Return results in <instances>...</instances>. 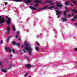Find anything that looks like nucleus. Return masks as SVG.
<instances>
[{"label": "nucleus", "instance_id": "6e6552de", "mask_svg": "<svg viewBox=\"0 0 77 77\" xmlns=\"http://www.w3.org/2000/svg\"><path fill=\"white\" fill-rule=\"evenodd\" d=\"M56 6H57V7H59V8H60L61 7H62V6H63V5H60L59 4V3H56Z\"/></svg>", "mask_w": 77, "mask_h": 77}, {"label": "nucleus", "instance_id": "393cba45", "mask_svg": "<svg viewBox=\"0 0 77 77\" xmlns=\"http://www.w3.org/2000/svg\"><path fill=\"white\" fill-rule=\"evenodd\" d=\"M16 45H17L18 47H20V43H16Z\"/></svg>", "mask_w": 77, "mask_h": 77}, {"label": "nucleus", "instance_id": "8fccbe9b", "mask_svg": "<svg viewBox=\"0 0 77 77\" xmlns=\"http://www.w3.org/2000/svg\"><path fill=\"white\" fill-rule=\"evenodd\" d=\"M71 6H72V7H73V6L72 4H71Z\"/></svg>", "mask_w": 77, "mask_h": 77}, {"label": "nucleus", "instance_id": "a211bd4d", "mask_svg": "<svg viewBox=\"0 0 77 77\" xmlns=\"http://www.w3.org/2000/svg\"><path fill=\"white\" fill-rule=\"evenodd\" d=\"M46 3H53V1H48L46 2Z\"/></svg>", "mask_w": 77, "mask_h": 77}, {"label": "nucleus", "instance_id": "f3484780", "mask_svg": "<svg viewBox=\"0 0 77 77\" xmlns=\"http://www.w3.org/2000/svg\"><path fill=\"white\" fill-rule=\"evenodd\" d=\"M7 34H8L9 33V31L10 30V29H9V27H8L7 29Z\"/></svg>", "mask_w": 77, "mask_h": 77}, {"label": "nucleus", "instance_id": "f03ea898", "mask_svg": "<svg viewBox=\"0 0 77 77\" xmlns=\"http://www.w3.org/2000/svg\"><path fill=\"white\" fill-rule=\"evenodd\" d=\"M5 22V18L2 17V16H0V24H2V23H4Z\"/></svg>", "mask_w": 77, "mask_h": 77}, {"label": "nucleus", "instance_id": "c9c22d12", "mask_svg": "<svg viewBox=\"0 0 77 77\" xmlns=\"http://www.w3.org/2000/svg\"><path fill=\"white\" fill-rule=\"evenodd\" d=\"M34 7H37V6H38V4H37L36 5H34Z\"/></svg>", "mask_w": 77, "mask_h": 77}, {"label": "nucleus", "instance_id": "4be33fe9", "mask_svg": "<svg viewBox=\"0 0 77 77\" xmlns=\"http://www.w3.org/2000/svg\"><path fill=\"white\" fill-rule=\"evenodd\" d=\"M35 50H36V51H39V48L36 47Z\"/></svg>", "mask_w": 77, "mask_h": 77}, {"label": "nucleus", "instance_id": "412c9836", "mask_svg": "<svg viewBox=\"0 0 77 77\" xmlns=\"http://www.w3.org/2000/svg\"><path fill=\"white\" fill-rule=\"evenodd\" d=\"M69 3V2L67 1L65 3V5H67L68 6V4Z\"/></svg>", "mask_w": 77, "mask_h": 77}, {"label": "nucleus", "instance_id": "f8f14e48", "mask_svg": "<svg viewBox=\"0 0 77 77\" xmlns=\"http://www.w3.org/2000/svg\"><path fill=\"white\" fill-rule=\"evenodd\" d=\"M13 28H12V30L13 31H14V32H15V31H16V29H15V26L13 25H12Z\"/></svg>", "mask_w": 77, "mask_h": 77}, {"label": "nucleus", "instance_id": "f257e3e1", "mask_svg": "<svg viewBox=\"0 0 77 77\" xmlns=\"http://www.w3.org/2000/svg\"><path fill=\"white\" fill-rule=\"evenodd\" d=\"M26 42V41L25 42V43ZM24 45L25 46V48H24V49H23V51L24 52V53H26V50H25V49L26 50V51H28L29 52V56H32V51H33V49L32 48H31V47H29V44H27V43H25Z\"/></svg>", "mask_w": 77, "mask_h": 77}, {"label": "nucleus", "instance_id": "58836bf2", "mask_svg": "<svg viewBox=\"0 0 77 77\" xmlns=\"http://www.w3.org/2000/svg\"><path fill=\"white\" fill-rule=\"evenodd\" d=\"M17 35H19V32H17Z\"/></svg>", "mask_w": 77, "mask_h": 77}, {"label": "nucleus", "instance_id": "49530a36", "mask_svg": "<svg viewBox=\"0 0 77 77\" xmlns=\"http://www.w3.org/2000/svg\"><path fill=\"white\" fill-rule=\"evenodd\" d=\"M6 18L7 19L8 18V16H6Z\"/></svg>", "mask_w": 77, "mask_h": 77}, {"label": "nucleus", "instance_id": "7ed1b4c3", "mask_svg": "<svg viewBox=\"0 0 77 77\" xmlns=\"http://www.w3.org/2000/svg\"><path fill=\"white\" fill-rule=\"evenodd\" d=\"M29 7L31 10H34L35 11V10H37V11H41L40 10H38L36 8H35L32 7V6H29Z\"/></svg>", "mask_w": 77, "mask_h": 77}, {"label": "nucleus", "instance_id": "bf43d9fd", "mask_svg": "<svg viewBox=\"0 0 77 77\" xmlns=\"http://www.w3.org/2000/svg\"><path fill=\"white\" fill-rule=\"evenodd\" d=\"M75 25H76V26H77V23H75Z\"/></svg>", "mask_w": 77, "mask_h": 77}, {"label": "nucleus", "instance_id": "b1692460", "mask_svg": "<svg viewBox=\"0 0 77 77\" xmlns=\"http://www.w3.org/2000/svg\"><path fill=\"white\" fill-rule=\"evenodd\" d=\"M76 11V9H73V10H72V12H73L74 13H75V11Z\"/></svg>", "mask_w": 77, "mask_h": 77}, {"label": "nucleus", "instance_id": "5fc2aeb1", "mask_svg": "<svg viewBox=\"0 0 77 77\" xmlns=\"http://www.w3.org/2000/svg\"><path fill=\"white\" fill-rule=\"evenodd\" d=\"M50 11H52V10H53V9H52V8H51V9H50Z\"/></svg>", "mask_w": 77, "mask_h": 77}, {"label": "nucleus", "instance_id": "2eb2a0df", "mask_svg": "<svg viewBox=\"0 0 77 77\" xmlns=\"http://www.w3.org/2000/svg\"><path fill=\"white\" fill-rule=\"evenodd\" d=\"M11 38H12V37L11 36H9L8 37L7 39V41L8 42H9V39H11Z\"/></svg>", "mask_w": 77, "mask_h": 77}, {"label": "nucleus", "instance_id": "f704fd0d", "mask_svg": "<svg viewBox=\"0 0 77 77\" xmlns=\"http://www.w3.org/2000/svg\"><path fill=\"white\" fill-rule=\"evenodd\" d=\"M54 9H58V8H57V7H56L55 6H54Z\"/></svg>", "mask_w": 77, "mask_h": 77}, {"label": "nucleus", "instance_id": "1a4fd4ad", "mask_svg": "<svg viewBox=\"0 0 77 77\" xmlns=\"http://www.w3.org/2000/svg\"><path fill=\"white\" fill-rule=\"evenodd\" d=\"M42 2V0H39V1H34V2H35V3H37V4H38V3H41V2Z\"/></svg>", "mask_w": 77, "mask_h": 77}, {"label": "nucleus", "instance_id": "c85d7f7f", "mask_svg": "<svg viewBox=\"0 0 77 77\" xmlns=\"http://www.w3.org/2000/svg\"><path fill=\"white\" fill-rule=\"evenodd\" d=\"M77 16H75L74 17H73V19L74 20H75V19H77Z\"/></svg>", "mask_w": 77, "mask_h": 77}, {"label": "nucleus", "instance_id": "4d7b16f0", "mask_svg": "<svg viewBox=\"0 0 77 77\" xmlns=\"http://www.w3.org/2000/svg\"><path fill=\"white\" fill-rule=\"evenodd\" d=\"M72 15V16H74V14H73Z\"/></svg>", "mask_w": 77, "mask_h": 77}, {"label": "nucleus", "instance_id": "cd10ccee", "mask_svg": "<svg viewBox=\"0 0 77 77\" xmlns=\"http://www.w3.org/2000/svg\"><path fill=\"white\" fill-rule=\"evenodd\" d=\"M13 66H14V64L12 65V64L9 65V66H10V68H12Z\"/></svg>", "mask_w": 77, "mask_h": 77}, {"label": "nucleus", "instance_id": "a18cd8bd", "mask_svg": "<svg viewBox=\"0 0 77 77\" xmlns=\"http://www.w3.org/2000/svg\"><path fill=\"white\" fill-rule=\"evenodd\" d=\"M8 50V48L7 47H5V50Z\"/></svg>", "mask_w": 77, "mask_h": 77}, {"label": "nucleus", "instance_id": "0eeeda50", "mask_svg": "<svg viewBox=\"0 0 77 77\" xmlns=\"http://www.w3.org/2000/svg\"><path fill=\"white\" fill-rule=\"evenodd\" d=\"M32 1H29V0H27L26 1H25L24 2L25 4H26V5H28V3H31V2Z\"/></svg>", "mask_w": 77, "mask_h": 77}, {"label": "nucleus", "instance_id": "a19ab883", "mask_svg": "<svg viewBox=\"0 0 77 77\" xmlns=\"http://www.w3.org/2000/svg\"><path fill=\"white\" fill-rule=\"evenodd\" d=\"M75 51H77V48H75L74 49Z\"/></svg>", "mask_w": 77, "mask_h": 77}, {"label": "nucleus", "instance_id": "de8ad7c7", "mask_svg": "<svg viewBox=\"0 0 77 77\" xmlns=\"http://www.w3.org/2000/svg\"><path fill=\"white\" fill-rule=\"evenodd\" d=\"M25 58H26V59H28L29 58V57H25Z\"/></svg>", "mask_w": 77, "mask_h": 77}, {"label": "nucleus", "instance_id": "37998d69", "mask_svg": "<svg viewBox=\"0 0 77 77\" xmlns=\"http://www.w3.org/2000/svg\"><path fill=\"white\" fill-rule=\"evenodd\" d=\"M24 47V45H22L21 46L22 48H23Z\"/></svg>", "mask_w": 77, "mask_h": 77}, {"label": "nucleus", "instance_id": "9b49d317", "mask_svg": "<svg viewBox=\"0 0 77 77\" xmlns=\"http://www.w3.org/2000/svg\"><path fill=\"white\" fill-rule=\"evenodd\" d=\"M63 14L64 16H63L64 18H66L67 17V15H66V13L65 11H64Z\"/></svg>", "mask_w": 77, "mask_h": 77}, {"label": "nucleus", "instance_id": "c03bdc74", "mask_svg": "<svg viewBox=\"0 0 77 77\" xmlns=\"http://www.w3.org/2000/svg\"><path fill=\"white\" fill-rule=\"evenodd\" d=\"M68 15L69 17H71V15H70L69 14H68Z\"/></svg>", "mask_w": 77, "mask_h": 77}, {"label": "nucleus", "instance_id": "2f4dec72", "mask_svg": "<svg viewBox=\"0 0 77 77\" xmlns=\"http://www.w3.org/2000/svg\"><path fill=\"white\" fill-rule=\"evenodd\" d=\"M36 44H37V45H38V46L39 47L40 46V45H39V43H38V42H36Z\"/></svg>", "mask_w": 77, "mask_h": 77}, {"label": "nucleus", "instance_id": "6ab92c4d", "mask_svg": "<svg viewBox=\"0 0 77 77\" xmlns=\"http://www.w3.org/2000/svg\"><path fill=\"white\" fill-rule=\"evenodd\" d=\"M10 56L9 57V59H10L11 60V59H12V57H13V56L12 55V54H10Z\"/></svg>", "mask_w": 77, "mask_h": 77}, {"label": "nucleus", "instance_id": "20e7f679", "mask_svg": "<svg viewBox=\"0 0 77 77\" xmlns=\"http://www.w3.org/2000/svg\"><path fill=\"white\" fill-rule=\"evenodd\" d=\"M11 18L8 17V20L6 21L8 26H9V24H10V23H11Z\"/></svg>", "mask_w": 77, "mask_h": 77}, {"label": "nucleus", "instance_id": "13d9d810", "mask_svg": "<svg viewBox=\"0 0 77 77\" xmlns=\"http://www.w3.org/2000/svg\"><path fill=\"white\" fill-rule=\"evenodd\" d=\"M58 18H59V15H58Z\"/></svg>", "mask_w": 77, "mask_h": 77}, {"label": "nucleus", "instance_id": "5701e85b", "mask_svg": "<svg viewBox=\"0 0 77 77\" xmlns=\"http://www.w3.org/2000/svg\"><path fill=\"white\" fill-rule=\"evenodd\" d=\"M1 70L2 71V72H7V71H6V70H4V69H2Z\"/></svg>", "mask_w": 77, "mask_h": 77}, {"label": "nucleus", "instance_id": "603ef678", "mask_svg": "<svg viewBox=\"0 0 77 77\" xmlns=\"http://www.w3.org/2000/svg\"><path fill=\"white\" fill-rule=\"evenodd\" d=\"M0 65H1V66L2 65V64L1 63H0Z\"/></svg>", "mask_w": 77, "mask_h": 77}, {"label": "nucleus", "instance_id": "6e6d98bb", "mask_svg": "<svg viewBox=\"0 0 77 77\" xmlns=\"http://www.w3.org/2000/svg\"><path fill=\"white\" fill-rule=\"evenodd\" d=\"M71 20H72V21H74V19H71Z\"/></svg>", "mask_w": 77, "mask_h": 77}, {"label": "nucleus", "instance_id": "e2e57ef3", "mask_svg": "<svg viewBox=\"0 0 77 77\" xmlns=\"http://www.w3.org/2000/svg\"><path fill=\"white\" fill-rule=\"evenodd\" d=\"M70 11H71V9H70Z\"/></svg>", "mask_w": 77, "mask_h": 77}, {"label": "nucleus", "instance_id": "4468645a", "mask_svg": "<svg viewBox=\"0 0 77 77\" xmlns=\"http://www.w3.org/2000/svg\"><path fill=\"white\" fill-rule=\"evenodd\" d=\"M13 2H20L22 1H23V0H13Z\"/></svg>", "mask_w": 77, "mask_h": 77}, {"label": "nucleus", "instance_id": "72a5a7b5", "mask_svg": "<svg viewBox=\"0 0 77 77\" xmlns=\"http://www.w3.org/2000/svg\"><path fill=\"white\" fill-rule=\"evenodd\" d=\"M29 74V73L27 72L26 73V74H25L24 75V77H27V74Z\"/></svg>", "mask_w": 77, "mask_h": 77}, {"label": "nucleus", "instance_id": "c756f323", "mask_svg": "<svg viewBox=\"0 0 77 77\" xmlns=\"http://www.w3.org/2000/svg\"><path fill=\"white\" fill-rule=\"evenodd\" d=\"M55 4V3H53L49 4V5H51L52 6H53V5H54Z\"/></svg>", "mask_w": 77, "mask_h": 77}, {"label": "nucleus", "instance_id": "052dcab7", "mask_svg": "<svg viewBox=\"0 0 77 77\" xmlns=\"http://www.w3.org/2000/svg\"><path fill=\"white\" fill-rule=\"evenodd\" d=\"M71 1L72 2H73V1H72V0H71Z\"/></svg>", "mask_w": 77, "mask_h": 77}, {"label": "nucleus", "instance_id": "4c0bfd02", "mask_svg": "<svg viewBox=\"0 0 77 77\" xmlns=\"http://www.w3.org/2000/svg\"><path fill=\"white\" fill-rule=\"evenodd\" d=\"M4 3L5 4V5H7L8 4V2H4Z\"/></svg>", "mask_w": 77, "mask_h": 77}, {"label": "nucleus", "instance_id": "0e129e2a", "mask_svg": "<svg viewBox=\"0 0 77 77\" xmlns=\"http://www.w3.org/2000/svg\"><path fill=\"white\" fill-rule=\"evenodd\" d=\"M25 0V1H26V0Z\"/></svg>", "mask_w": 77, "mask_h": 77}, {"label": "nucleus", "instance_id": "3c124183", "mask_svg": "<svg viewBox=\"0 0 77 77\" xmlns=\"http://www.w3.org/2000/svg\"><path fill=\"white\" fill-rule=\"evenodd\" d=\"M75 13H77V10H76V11H75Z\"/></svg>", "mask_w": 77, "mask_h": 77}, {"label": "nucleus", "instance_id": "79ce46f5", "mask_svg": "<svg viewBox=\"0 0 77 77\" xmlns=\"http://www.w3.org/2000/svg\"><path fill=\"white\" fill-rule=\"evenodd\" d=\"M3 26V24H1L0 25V27H2Z\"/></svg>", "mask_w": 77, "mask_h": 77}, {"label": "nucleus", "instance_id": "9d476101", "mask_svg": "<svg viewBox=\"0 0 77 77\" xmlns=\"http://www.w3.org/2000/svg\"><path fill=\"white\" fill-rule=\"evenodd\" d=\"M61 20L63 22L64 21H67V19H66V18H64L63 17H62Z\"/></svg>", "mask_w": 77, "mask_h": 77}, {"label": "nucleus", "instance_id": "680f3d73", "mask_svg": "<svg viewBox=\"0 0 77 77\" xmlns=\"http://www.w3.org/2000/svg\"><path fill=\"white\" fill-rule=\"evenodd\" d=\"M76 63H77V61L76 62Z\"/></svg>", "mask_w": 77, "mask_h": 77}, {"label": "nucleus", "instance_id": "aec40b11", "mask_svg": "<svg viewBox=\"0 0 77 77\" xmlns=\"http://www.w3.org/2000/svg\"><path fill=\"white\" fill-rule=\"evenodd\" d=\"M65 8L66 12H68V11H69V10H68V7H67V6H66L65 7Z\"/></svg>", "mask_w": 77, "mask_h": 77}, {"label": "nucleus", "instance_id": "ea45409f", "mask_svg": "<svg viewBox=\"0 0 77 77\" xmlns=\"http://www.w3.org/2000/svg\"><path fill=\"white\" fill-rule=\"evenodd\" d=\"M16 36V38H18V35H15L14 36Z\"/></svg>", "mask_w": 77, "mask_h": 77}, {"label": "nucleus", "instance_id": "ddd939ff", "mask_svg": "<svg viewBox=\"0 0 77 77\" xmlns=\"http://www.w3.org/2000/svg\"><path fill=\"white\" fill-rule=\"evenodd\" d=\"M12 44H13L14 45H17V42L15 41H12Z\"/></svg>", "mask_w": 77, "mask_h": 77}, {"label": "nucleus", "instance_id": "09e8293b", "mask_svg": "<svg viewBox=\"0 0 77 77\" xmlns=\"http://www.w3.org/2000/svg\"><path fill=\"white\" fill-rule=\"evenodd\" d=\"M39 9H40V10H41V9H43L42 8H39Z\"/></svg>", "mask_w": 77, "mask_h": 77}, {"label": "nucleus", "instance_id": "423d86ee", "mask_svg": "<svg viewBox=\"0 0 77 77\" xmlns=\"http://www.w3.org/2000/svg\"><path fill=\"white\" fill-rule=\"evenodd\" d=\"M56 15H62V11H58L57 10H56Z\"/></svg>", "mask_w": 77, "mask_h": 77}, {"label": "nucleus", "instance_id": "864d4df0", "mask_svg": "<svg viewBox=\"0 0 77 77\" xmlns=\"http://www.w3.org/2000/svg\"><path fill=\"white\" fill-rule=\"evenodd\" d=\"M19 41H21V38H19Z\"/></svg>", "mask_w": 77, "mask_h": 77}, {"label": "nucleus", "instance_id": "a878e982", "mask_svg": "<svg viewBox=\"0 0 77 77\" xmlns=\"http://www.w3.org/2000/svg\"><path fill=\"white\" fill-rule=\"evenodd\" d=\"M8 50L9 51V53H11L12 52V50H11V48H8Z\"/></svg>", "mask_w": 77, "mask_h": 77}, {"label": "nucleus", "instance_id": "bb28decb", "mask_svg": "<svg viewBox=\"0 0 77 77\" xmlns=\"http://www.w3.org/2000/svg\"><path fill=\"white\" fill-rule=\"evenodd\" d=\"M73 3H74V4H75V5H77V2L73 1Z\"/></svg>", "mask_w": 77, "mask_h": 77}, {"label": "nucleus", "instance_id": "7c9ffc66", "mask_svg": "<svg viewBox=\"0 0 77 77\" xmlns=\"http://www.w3.org/2000/svg\"><path fill=\"white\" fill-rule=\"evenodd\" d=\"M48 6H46L45 7H43V8H42L43 9H45V8H47Z\"/></svg>", "mask_w": 77, "mask_h": 77}, {"label": "nucleus", "instance_id": "dca6fc26", "mask_svg": "<svg viewBox=\"0 0 77 77\" xmlns=\"http://www.w3.org/2000/svg\"><path fill=\"white\" fill-rule=\"evenodd\" d=\"M54 6H51L50 7H48V9H51V8H54Z\"/></svg>", "mask_w": 77, "mask_h": 77}, {"label": "nucleus", "instance_id": "39448f33", "mask_svg": "<svg viewBox=\"0 0 77 77\" xmlns=\"http://www.w3.org/2000/svg\"><path fill=\"white\" fill-rule=\"evenodd\" d=\"M25 66L28 69H30V68L32 67V66H31L30 64H25Z\"/></svg>", "mask_w": 77, "mask_h": 77}, {"label": "nucleus", "instance_id": "473e14b6", "mask_svg": "<svg viewBox=\"0 0 77 77\" xmlns=\"http://www.w3.org/2000/svg\"><path fill=\"white\" fill-rule=\"evenodd\" d=\"M12 51H13V53L14 54L15 53V50H14V49H12Z\"/></svg>", "mask_w": 77, "mask_h": 77}, {"label": "nucleus", "instance_id": "e433bc0d", "mask_svg": "<svg viewBox=\"0 0 77 77\" xmlns=\"http://www.w3.org/2000/svg\"><path fill=\"white\" fill-rule=\"evenodd\" d=\"M0 44H3V40H1Z\"/></svg>", "mask_w": 77, "mask_h": 77}]
</instances>
